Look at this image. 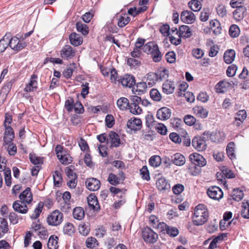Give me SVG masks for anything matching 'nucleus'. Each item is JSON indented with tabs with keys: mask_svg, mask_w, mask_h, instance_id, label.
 Masks as SVG:
<instances>
[{
	"mask_svg": "<svg viewBox=\"0 0 249 249\" xmlns=\"http://www.w3.org/2000/svg\"><path fill=\"white\" fill-rule=\"evenodd\" d=\"M74 231V229L73 225L70 223L66 224L63 228V231L65 234L71 235Z\"/></svg>",
	"mask_w": 249,
	"mask_h": 249,
	"instance_id": "58",
	"label": "nucleus"
},
{
	"mask_svg": "<svg viewBox=\"0 0 249 249\" xmlns=\"http://www.w3.org/2000/svg\"><path fill=\"white\" fill-rule=\"evenodd\" d=\"M105 122L107 127H112L115 123L114 117L110 114L107 115L106 117Z\"/></svg>",
	"mask_w": 249,
	"mask_h": 249,
	"instance_id": "61",
	"label": "nucleus"
},
{
	"mask_svg": "<svg viewBox=\"0 0 249 249\" xmlns=\"http://www.w3.org/2000/svg\"><path fill=\"white\" fill-rule=\"evenodd\" d=\"M19 199L22 202L29 204L33 200V195L31 191V189L27 187L22 192L19 196Z\"/></svg>",
	"mask_w": 249,
	"mask_h": 249,
	"instance_id": "18",
	"label": "nucleus"
},
{
	"mask_svg": "<svg viewBox=\"0 0 249 249\" xmlns=\"http://www.w3.org/2000/svg\"><path fill=\"white\" fill-rule=\"evenodd\" d=\"M202 0H192L188 3L189 8L194 12L199 11L202 7Z\"/></svg>",
	"mask_w": 249,
	"mask_h": 249,
	"instance_id": "31",
	"label": "nucleus"
},
{
	"mask_svg": "<svg viewBox=\"0 0 249 249\" xmlns=\"http://www.w3.org/2000/svg\"><path fill=\"white\" fill-rule=\"evenodd\" d=\"M69 39L71 44L75 46H78L83 42L82 37L75 33H73L70 35Z\"/></svg>",
	"mask_w": 249,
	"mask_h": 249,
	"instance_id": "21",
	"label": "nucleus"
},
{
	"mask_svg": "<svg viewBox=\"0 0 249 249\" xmlns=\"http://www.w3.org/2000/svg\"><path fill=\"white\" fill-rule=\"evenodd\" d=\"M242 207L241 215L242 217L245 218H249V202H243Z\"/></svg>",
	"mask_w": 249,
	"mask_h": 249,
	"instance_id": "39",
	"label": "nucleus"
},
{
	"mask_svg": "<svg viewBox=\"0 0 249 249\" xmlns=\"http://www.w3.org/2000/svg\"><path fill=\"white\" fill-rule=\"evenodd\" d=\"M76 27L77 31L81 33L83 35L86 36L88 34L89 29L86 24L81 22H77L76 24Z\"/></svg>",
	"mask_w": 249,
	"mask_h": 249,
	"instance_id": "36",
	"label": "nucleus"
},
{
	"mask_svg": "<svg viewBox=\"0 0 249 249\" xmlns=\"http://www.w3.org/2000/svg\"><path fill=\"white\" fill-rule=\"evenodd\" d=\"M172 161L175 165L181 166L185 164V159L182 154L176 153L172 157Z\"/></svg>",
	"mask_w": 249,
	"mask_h": 249,
	"instance_id": "23",
	"label": "nucleus"
},
{
	"mask_svg": "<svg viewBox=\"0 0 249 249\" xmlns=\"http://www.w3.org/2000/svg\"><path fill=\"white\" fill-rule=\"evenodd\" d=\"M179 36L181 37H188L191 36V32L189 26L182 25L179 28Z\"/></svg>",
	"mask_w": 249,
	"mask_h": 249,
	"instance_id": "33",
	"label": "nucleus"
},
{
	"mask_svg": "<svg viewBox=\"0 0 249 249\" xmlns=\"http://www.w3.org/2000/svg\"><path fill=\"white\" fill-rule=\"evenodd\" d=\"M150 96L155 101H160L161 99V95L160 92L155 89H153L150 90Z\"/></svg>",
	"mask_w": 249,
	"mask_h": 249,
	"instance_id": "50",
	"label": "nucleus"
},
{
	"mask_svg": "<svg viewBox=\"0 0 249 249\" xmlns=\"http://www.w3.org/2000/svg\"><path fill=\"white\" fill-rule=\"evenodd\" d=\"M140 174L143 179L149 180L150 179L149 172L146 166H143L140 170Z\"/></svg>",
	"mask_w": 249,
	"mask_h": 249,
	"instance_id": "56",
	"label": "nucleus"
},
{
	"mask_svg": "<svg viewBox=\"0 0 249 249\" xmlns=\"http://www.w3.org/2000/svg\"><path fill=\"white\" fill-rule=\"evenodd\" d=\"M247 9L245 7H240L237 8L233 12V18L237 21H240L244 17V14L246 12Z\"/></svg>",
	"mask_w": 249,
	"mask_h": 249,
	"instance_id": "27",
	"label": "nucleus"
},
{
	"mask_svg": "<svg viewBox=\"0 0 249 249\" xmlns=\"http://www.w3.org/2000/svg\"><path fill=\"white\" fill-rule=\"evenodd\" d=\"M9 227L7 220L3 217H0V237L7 233Z\"/></svg>",
	"mask_w": 249,
	"mask_h": 249,
	"instance_id": "30",
	"label": "nucleus"
},
{
	"mask_svg": "<svg viewBox=\"0 0 249 249\" xmlns=\"http://www.w3.org/2000/svg\"><path fill=\"white\" fill-rule=\"evenodd\" d=\"M155 127L158 133L163 135L166 134L167 129L166 127L163 124L159 123Z\"/></svg>",
	"mask_w": 249,
	"mask_h": 249,
	"instance_id": "62",
	"label": "nucleus"
},
{
	"mask_svg": "<svg viewBox=\"0 0 249 249\" xmlns=\"http://www.w3.org/2000/svg\"><path fill=\"white\" fill-rule=\"evenodd\" d=\"M12 121V116L8 113H6L5 115V121L3 124L5 127L3 141L7 143H8L12 141H13L15 137L13 129L10 125Z\"/></svg>",
	"mask_w": 249,
	"mask_h": 249,
	"instance_id": "2",
	"label": "nucleus"
},
{
	"mask_svg": "<svg viewBox=\"0 0 249 249\" xmlns=\"http://www.w3.org/2000/svg\"><path fill=\"white\" fill-rule=\"evenodd\" d=\"M118 82L119 84H121L123 87L128 88H131L135 84L134 77L128 74L118 78Z\"/></svg>",
	"mask_w": 249,
	"mask_h": 249,
	"instance_id": "11",
	"label": "nucleus"
},
{
	"mask_svg": "<svg viewBox=\"0 0 249 249\" xmlns=\"http://www.w3.org/2000/svg\"><path fill=\"white\" fill-rule=\"evenodd\" d=\"M235 56V52L234 50H227L224 54V61L228 64H231L233 61Z\"/></svg>",
	"mask_w": 249,
	"mask_h": 249,
	"instance_id": "25",
	"label": "nucleus"
},
{
	"mask_svg": "<svg viewBox=\"0 0 249 249\" xmlns=\"http://www.w3.org/2000/svg\"><path fill=\"white\" fill-rule=\"evenodd\" d=\"M175 89V85L171 81L167 80L162 85V91L167 94L172 93Z\"/></svg>",
	"mask_w": 249,
	"mask_h": 249,
	"instance_id": "22",
	"label": "nucleus"
},
{
	"mask_svg": "<svg viewBox=\"0 0 249 249\" xmlns=\"http://www.w3.org/2000/svg\"><path fill=\"white\" fill-rule=\"evenodd\" d=\"M221 171V173H217V178L218 180L221 181V182L225 186L226 181L225 178H223V176H225L228 178H232L235 177V175L231 170L226 166L222 167Z\"/></svg>",
	"mask_w": 249,
	"mask_h": 249,
	"instance_id": "7",
	"label": "nucleus"
},
{
	"mask_svg": "<svg viewBox=\"0 0 249 249\" xmlns=\"http://www.w3.org/2000/svg\"><path fill=\"white\" fill-rule=\"evenodd\" d=\"M240 34V29L238 26L233 24L231 26L229 29V35L232 37H237Z\"/></svg>",
	"mask_w": 249,
	"mask_h": 249,
	"instance_id": "48",
	"label": "nucleus"
},
{
	"mask_svg": "<svg viewBox=\"0 0 249 249\" xmlns=\"http://www.w3.org/2000/svg\"><path fill=\"white\" fill-rule=\"evenodd\" d=\"M5 36H7V37L8 38V47L9 46L14 51H20L27 45L25 41H20L18 37H14L11 38L10 33L6 34Z\"/></svg>",
	"mask_w": 249,
	"mask_h": 249,
	"instance_id": "3",
	"label": "nucleus"
},
{
	"mask_svg": "<svg viewBox=\"0 0 249 249\" xmlns=\"http://www.w3.org/2000/svg\"><path fill=\"white\" fill-rule=\"evenodd\" d=\"M63 219V213L58 210H54L48 216L47 222L49 225L57 226L62 223Z\"/></svg>",
	"mask_w": 249,
	"mask_h": 249,
	"instance_id": "4",
	"label": "nucleus"
},
{
	"mask_svg": "<svg viewBox=\"0 0 249 249\" xmlns=\"http://www.w3.org/2000/svg\"><path fill=\"white\" fill-rule=\"evenodd\" d=\"M150 54L152 55L153 61L155 62H159L161 59L162 55L157 44L152 50Z\"/></svg>",
	"mask_w": 249,
	"mask_h": 249,
	"instance_id": "34",
	"label": "nucleus"
},
{
	"mask_svg": "<svg viewBox=\"0 0 249 249\" xmlns=\"http://www.w3.org/2000/svg\"><path fill=\"white\" fill-rule=\"evenodd\" d=\"M194 113L197 116L201 118H205L207 117L208 112L206 109L201 106H196L193 108Z\"/></svg>",
	"mask_w": 249,
	"mask_h": 249,
	"instance_id": "24",
	"label": "nucleus"
},
{
	"mask_svg": "<svg viewBox=\"0 0 249 249\" xmlns=\"http://www.w3.org/2000/svg\"><path fill=\"white\" fill-rule=\"evenodd\" d=\"M246 117V111L245 110H240L237 113L235 119L239 121H244Z\"/></svg>",
	"mask_w": 249,
	"mask_h": 249,
	"instance_id": "63",
	"label": "nucleus"
},
{
	"mask_svg": "<svg viewBox=\"0 0 249 249\" xmlns=\"http://www.w3.org/2000/svg\"><path fill=\"white\" fill-rule=\"evenodd\" d=\"M234 143L233 142H230L227 145L226 150L227 153L229 157L232 160L235 158V156L234 154Z\"/></svg>",
	"mask_w": 249,
	"mask_h": 249,
	"instance_id": "47",
	"label": "nucleus"
},
{
	"mask_svg": "<svg viewBox=\"0 0 249 249\" xmlns=\"http://www.w3.org/2000/svg\"><path fill=\"white\" fill-rule=\"evenodd\" d=\"M244 196L243 192L238 189H234L232 193V197L233 199L239 201L241 200Z\"/></svg>",
	"mask_w": 249,
	"mask_h": 249,
	"instance_id": "44",
	"label": "nucleus"
},
{
	"mask_svg": "<svg viewBox=\"0 0 249 249\" xmlns=\"http://www.w3.org/2000/svg\"><path fill=\"white\" fill-rule=\"evenodd\" d=\"M12 141L9 143H7L4 141V144L7 145V150L9 154L11 156H14L17 151V148L15 144L12 142Z\"/></svg>",
	"mask_w": 249,
	"mask_h": 249,
	"instance_id": "41",
	"label": "nucleus"
},
{
	"mask_svg": "<svg viewBox=\"0 0 249 249\" xmlns=\"http://www.w3.org/2000/svg\"><path fill=\"white\" fill-rule=\"evenodd\" d=\"M156 45V44L154 42H148L142 47V50L147 54H150Z\"/></svg>",
	"mask_w": 249,
	"mask_h": 249,
	"instance_id": "54",
	"label": "nucleus"
},
{
	"mask_svg": "<svg viewBox=\"0 0 249 249\" xmlns=\"http://www.w3.org/2000/svg\"><path fill=\"white\" fill-rule=\"evenodd\" d=\"M86 244L87 247L90 249H93L98 245V241L95 238L92 237L88 238Z\"/></svg>",
	"mask_w": 249,
	"mask_h": 249,
	"instance_id": "45",
	"label": "nucleus"
},
{
	"mask_svg": "<svg viewBox=\"0 0 249 249\" xmlns=\"http://www.w3.org/2000/svg\"><path fill=\"white\" fill-rule=\"evenodd\" d=\"M13 208L15 211L20 213L25 214L28 212V208L24 202L21 200H17L13 204Z\"/></svg>",
	"mask_w": 249,
	"mask_h": 249,
	"instance_id": "16",
	"label": "nucleus"
},
{
	"mask_svg": "<svg viewBox=\"0 0 249 249\" xmlns=\"http://www.w3.org/2000/svg\"><path fill=\"white\" fill-rule=\"evenodd\" d=\"M117 105L121 110H124L129 107V102L128 100L125 97H121L117 101Z\"/></svg>",
	"mask_w": 249,
	"mask_h": 249,
	"instance_id": "28",
	"label": "nucleus"
},
{
	"mask_svg": "<svg viewBox=\"0 0 249 249\" xmlns=\"http://www.w3.org/2000/svg\"><path fill=\"white\" fill-rule=\"evenodd\" d=\"M37 75L33 74L30 78V82L26 85L24 88V90L26 92L34 91L37 88Z\"/></svg>",
	"mask_w": 249,
	"mask_h": 249,
	"instance_id": "19",
	"label": "nucleus"
},
{
	"mask_svg": "<svg viewBox=\"0 0 249 249\" xmlns=\"http://www.w3.org/2000/svg\"><path fill=\"white\" fill-rule=\"evenodd\" d=\"M206 140V137L203 135L195 137L192 140V145L198 151H203L207 148Z\"/></svg>",
	"mask_w": 249,
	"mask_h": 249,
	"instance_id": "5",
	"label": "nucleus"
},
{
	"mask_svg": "<svg viewBox=\"0 0 249 249\" xmlns=\"http://www.w3.org/2000/svg\"><path fill=\"white\" fill-rule=\"evenodd\" d=\"M88 203L89 207L94 211H98L100 209V206L95 196L90 195L87 198Z\"/></svg>",
	"mask_w": 249,
	"mask_h": 249,
	"instance_id": "20",
	"label": "nucleus"
},
{
	"mask_svg": "<svg viewBox=\"0 0 249 249\" xmlns=\"http://www.w3.org/2000/svg\"><path fill=\"white\" fill-rule=\"evenodd\" d=\"M166 233L171 237H176L179 234V230L176 227L168 226Z\"/></svg>",
	"mask_w": 249,
	"mask_h": 249,
	"instance_id": "51",
	"label": "nucleus"
},
{
	"mask_svg": "<svg viewBox=\"0 0 249 249\" xmlns=\"http://www.w3.org/2000/svg\"><path fill=\"white\" fill-rule=\"evenodd\" d=\"M209 217V213L207 207L200 204L197 205L194 210L193 216V222L196 226H201L205 223Z\"/></svg>",
	"mask_w": 249,
	"mask_h": 249,
	"instance_id": "1",
	"label": "nucleus"
},
{
	"mask_svg": "<svg viewBox=\"0 0 249 249\" xmlns=\"http://www.w3.org/2000/svg\"><path fill=\"white\" fill-rule=\"evenodd\" d=\"M120 178L113 173H110L107 181L112 185L116 186L120 183Z\"/></svg>",
	"mask_w": 249,
	"mask_h": 249,
	"instance_id": "49",
	"label": "nucleus"
},
{
	"mask_svg": "<svg viewBox=\"0 0 249 249\" xmlns=\"http://www.w3.org/2000/svg\"><path fill=\"white\" fill-rule=\"evenodd\" d=\"M109 137L111 140V146L118 147L120 144V139L119 135L115 132L111 131Z\"/></svg>",
	"mask_w": 249,
	"mask_h": 249,
	"instance_id": "32",
	"label": "nucleus"
},
{
	"mask_svg": "<svg viewBox=\"0 0 249 249\" xmlns=\"http://www.w3.org/2000/svg\"><path fill=\"white\" fill-rule=\"evenodd\" d=\"M130 18L129 17L125 15L124 16H121L119 18L118 22V25L121 28L124 27L130 21Z\"/></svg>",
	"mask_w": 249,
	"mask_h": 249,
	"instance_id": "52",
	"label": "nucleus"
},
{
	"mask_svg": "<svg viewBox=\"0 0 249 249\" xmlns=\"http://www.w3.org/2000/svg\"><path fill=\"white\" fill-rule=\"evenodd\" d=\"M140 104L134 105H130L129 109L131 113L133 114H140L142 112V109L139 106Z\"/></svg>",
	"mask_w": 249,
	"mask_h": 249,
	"instance_id": "55",
	"label": "nucleus"
},
{
	"mask_svg": "<svg viewBox=\"0 0 249 249\" xmlns=\"http://www.w3.org/2000/svg\"><path fill=\"white\" fill-rule=\"evenodd\" d=\"M189 159L192 163L200 167L204 166L207 163L205 159L202 155L197 153L191 154Z\"/></svg>",
	"mask_w": 249,
	"mask_h": 249,
	"instance_id": "10",
	"label": "nucleus"
},
{
	"mask_svg": "<svg viewBox=\"0 0 249 249\" xmlns=\"http://www.w3.org/2000/svg\"><path fill=\"white\" fill-rule=\"evenodd\" d=\"M171 110L166 107L160 108L157 112V118L163 121L168 119L171 117Z\"/></svg>",
	"mask_w": 249,
	"mask_h": 249,
	"instance_id": "17",
	"label": "nucleus"
},
{
	"mask_svg": "<svg viewBox=\"0 0 249 249\" xmlns=\"http://www.w3.org/2000/svg\"><path fill=\"white\" fill-rule=\"evenodd\" d=\"M219 22L217 20L211 21L210 25L215 34H219L221 32V28L219 27Z\"/></svg>",
	"mask_w": 249,
	"mask_h": 249,
	"instance_id": "46",
	"label": "nucleus"
},
{
	"mask_svg": "<svg viewBox=\"0 0 249 249\" xmlns=\"http://www.w3.org/2000/svg\"><path fill=\"white\" fill-rule=\"evenodd\" d=\"M149 162L152 166L157 167L161 163V158L157 155L153 156L150 158Z\"/></svg>",
	"mask_w": 249,
	"mask_h": 249,
	"instance_id": "43",
	"label": "nucleus"
},
{
	"mask_svg": "<svg viewBox=\"0 0 249 249\" xmlns=\"http://www.w3.org/2000/svg\"><path fill=\"white\" fill-rule=\"evenodd\" d=\"M53 179L54 185L56 187H59L61 185L62 178L61 174L58 171H55L53 174Z\"/></svg>",
	"mask_w": 249,
	"mask_h": 249,
	"instance_id": "38",
	"label": "nucleus"
},
{
	"mask_svg": "<svg viewBox=\"0 0 249 249\" xmlns=\"http://www.w3.org/2000/svg\"><path fill=\"white\" fill-rule=\"evenodd\" d=\"M203 135L206 137L207 140H210L214 142H219L224 140L225 135L223 132L219 131L210 133L209 131L205 132Z\"/></svg>",
	"mask_w": 249,
	"mask_h": 249,
	"instance_id": "9",
	"label": "nucleus"
},
{
	"mask_svg": "<svg viewBox=\"0 0 249 249\" xmlns=\"http://www.w3.org/2000/svg\"><path fill=\"white\" fill-rule=\"evenodd\" d=\"M60 162L63 164H68L71 162L72 158L69 154H63L57 156Z\"/></svg>",
	"mask_w": 249,
	"mask_h": 249,
	"instance_id": "40",
	"label": "nucleus"
},
{
	"mask_svg": "<svg viewBox=\"0 0 249 249\" xmlns=\"http://www.w3.org/2000/svg\"><path fill=\"white\" fill-rule=\"evenodd\" d=\"M237 67L235 65H231L229 66L227 70V75L229 77H232L235 75Z\"/></svg>",
	"mask_w": 249,
	"mask_h": 249,
	"instance_id": "60",
	"label": "nucleus"
},
{
	"mask_svg": "<svg viewBox=\"0 0 249 249\" xmlns=\"http://www.w3.org/2000/svg\"><path fill=\"white\" fill-rule=\"evenodd\" d=\"M8 40L7 36H5L0 40V53L3 52L8 47Z\"/></svg>",
	"mask_w": 249,
	"mask_h": 249,
	"instance_id": "57",
	"label": "nucleus"
},
{
	"mask_svg": "<svg viewBox=\"0 0 249 249\" xmlns=\"http://www.w3.org/2000/svg\"><path fill=\"white\" fill-rule=\"evenodd\" d=\"M58 238L57 236L52 235L49 239L47 246L49 249H56L58 248Z\"/></svg>",
	"mask_w": 249,
	"mask_h": 249,
	"instance_id": "37",
	"label": "nucleus"
},
{
	"mask_svg": "<svg viewBox=\"0 0 249 249\" xmlns=\"http://www.w3.org/2000/svg\"><path fill=\"white\" fill-rule=\"evenodd\" d=\"M170 139L176 143H180L181 142V139L179 136L176 133H171L169 135Z\"/></svg>",
	"mask_w": 249,
	"mask_h": 249,
	"instance_id": "64",
	"label": "nucleus"
},
{
	"mask_svg": "<svg viewBox=\"0 0 249 249\" xmlns=\"http://www.w3.org/2000/svg\"><path fill=\"white\" fill-rule=\"evenodd\" d=\"M157 187L160 191L169 190L170 184L164 178H159L156 182Z\"/></svg>",
	"mask_w": 249,
	"mask_h": 249,
	"instance_id": "26",
	"label": "nucleus"
},
{
	"mask_svg": "<svg viewBox=\"0 0 249 249\" xmlns=\"http://www.w3.org/2000/svg\"><path fill=\"white\" fill-rule=\"evenodd\" d=\"M207 194L209 197L216 200H219L223 196L222 190L216 186L210 187L207 190Z\"/></svg>",
	"mask_w": 249,
	"mask_h": 249,
	"instance_id": "8",
	"label": "nucleus"
},
{
	"mask_svg": "<svg viewBox=\"0 0 249 249\" xmlns=\"http://www.w3.org/2000/svg\"><path fill=\"white\" fill-rule=\"evenodd\" d=\"M43 207V204L39 203L37 207L35 209L33 213L31 215V218L34 219L37 218L42 212Z\"/></svg>",
	"mask_w": 249,
	"mask_h": 249,
	"instance_id": "53",
	"label": "nucleus"
},
{
	"mask_svg": "<svg viewBox=\"0 0 249 249\" xmlns=\"http://www.w3.org/2000/svg\"><path fill=\"white\" fill-rule=\"evenodd\" d=\"M75 54V50L69 45L64 46L60 51V56L64 59H71L74 56Z\"/></svg>",
	"mask_w": 249,
	"mask_h": 249,
	"instance_id": "12",
	"label": "nucleus"
},
{
	"mask_svg": "<svg viewBox=\"0 0 249 249\" xmlns=\"http://www.w3.org/2000/svg\"><path fill=\"white\" fill-rule=\"evenodd\" d=\"M180 18L183 22L191 24L195 21L196 16L192 12L188 10H184L181 13Z\"/></svg>",
	"mask_w": 249,
	"mask_h": 249,
	"instance_id": "15",
	"label": "nucleus"
},
{
	"mask_svg": "<svg viewBox=\"0 0 249 249\" xmlns=\"http://www.w3.org/2000/svg\"><path fill=\"white\" fill-rule=\"evenodd\" d=\"M229 85V83L224 81L218 82L215 86V89L217 92L224 93L226 89Z\"/></svg>",
	"mask_w": 249,
	"mask_h": 249,
	"instance_id": "42",
	"label": "nucleus"
},
{
	"mask_svg": "<svg viewBox=\"0 0 249 249\" xmlns=\"http://www.w3.org/2000/svg\"><path fill=\"white\" fill-rule=\"evenodd\" d=\"M184 121L187 125L191 126L195 124L196 119L191 115H187L184 117Z\"/></svg>",
	"mask_w": 249,
	"mask_h": 249,
	"instance_id": "59",
	"label": "nucleus"
},
{
	"mask_svg": "<svg viewBox=\"0 0 249 249\" xmlns=\"http://www.w3.org/2000/svg\"><path fill=\"white\" fill-rule=\"evenodd\" d=\"M142 235L144 241L148 243H154L158 239V234L149 228L143 230Z\"/></svg>",
	"mask_w": 249,
	"mask_h": 249,
	"instance_id": "6",
	"label": "nucleus"
},
{
	"mask_svg": "<svg viewBox=\"0 0 249 249\" xmlns=\"http://www.w3.org/2000/svg\"><path fill=\"white\" fill-rule=\"evenodd\" d=\"M73 216L75 219L81 220L85 216V212L83 208L77 207L73 210Z\"/></svg>",
	"mask_w": 249,
	"mask_h": 249,
	"instance_id": "29",
	"label": "nucleus"
},
{
	"mask_svg": "<svg viewBox=\"0 0 249 249\" xmlns=\"http://www.w3.org/2000/svg\"><path fill=\"white\" fill-rule=\"evenodd\" d=\"M144 78L149 86H152L157 80V76H156V73L149 72L145 75Z\"/></svg>",
	"mask_w": 249,
	"mask_h": 249,
	"instance_id": "35",
	"label": "nucleus"
},
{
	"mask_svg": "<svg viewBox=\"0 0 249 249\" xmlns=\"http://www.w3.org/2000/svg\"><path fill=\"white\" fill-rule=\"evenodd\" d=\"M85 184L87 189L91 191L98 190L101 186L100 180L94 178H87Z\"/></svg>",
	"mask_w": 249,
	"mask_h": 249,
	"instance_id": "13",
	"label": "nucleus"
},
{
	"mask_svg": "<svg viewBox=\"0 0 249 249\" xmlns=\"http://www.w3.org/2000/svg\"><path fill=\"white\" fill-rule=\"evenodd\" d=\"M127 127L131 130L135 131L140 130L142 126V122L140 119L132 118L127 122Z\"/></svg>",
	"mask_w": 249,
	"mask_h": 249,
	"instance_id": "14",
	"label": "nucleus"
}]
</instances>
